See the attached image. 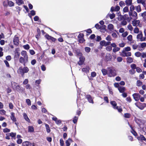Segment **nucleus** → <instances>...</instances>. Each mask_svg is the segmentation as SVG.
Returning a JSON list of instances; mask_svg holds the SVG:
<instances>
[{"label":"nucleus","mask_w":146,"mask_h":146,"mask_svg":"<svg viewBox=\"0 0 146 146\" xmlns=\"http://www.w3.org/2000/svg\"><path fill=\"white\" fill-rule=\"evenodd\" d=\"M86 98L90 103L92 104L94 103L93 99L90 95H87L86 96Z\"/></svg>","instance_id":"obj_24"},{"label":"nucleus","mask_w":146,"mask_h":146,"mask_svg":"<svg viewBox=\"0 0 146 146\" xmlns=\"http://www.w3.org/2000/svg\"><path fill=\"white\" fill-rule=\"evenodd\" d=\"M131 68L133 69H136L137 67H136V64H131Z\"/></svg>","instance_id":"obj_57"},{"label":"nucleus","mask_w":146,"mask_h":146,"mask_svg":"<svg viewBox=\"0 0 146 146\" xmlns=\"http://www.w3.org/2000/svg\"><path fill=\"white\" fill-rule=\"evenodd\" d=\"M122 56H129L131 55V53L130 52H124V51H122Z\"/></svg>","instance_id":"obj_16"},{"label":"nucleus","mask_w":146,"mask_h":146,"mask_svg":"<svg viewBox=\"0 0 146 146\" xmlns=\"http://www.w3.org/2000/svg\"><path fill=\"white\" fill-rule=\"evenodd\" d=\"M112 56L109 53H107L105 57V60L106 61H110L111 60Z\"/></svg>","instance_id":"obj_13"},{"label":"nucleus","mask_w":146,"mask_h":146,"mask_svg":"<svg viewBox=\"0 0 146 146\" xmlns=\"http://www.w3.org/2000/svg\"><path fill=\"white\" fill-rule=\"evenodd\" d=\"M108 31L110 32H113L114 31H117L116 30H114V26L113 25L111 24H109L108 25Z\"/></svg>","instance_id":"obj_9"},{"label":"nucleus","mask_w":146,"mask_h":146,"mask_svg":"<svg viewBox=\"0 0 146 146\" xmlns=\"http://www.w3.org/2000/svg\"><path fill=\"white\" fill-rule=\"evenodd\" d=\"M60 142L61 146H63L64 145V142L62 139H60Z\"/></svg>","instance_id":"obj_58"},{"label":"nucleus","mask_w":146,"mask_h":146,"mask_svg":"<svg viewBox=\"0 0 146 146\" xmlns=\"http://www.w3.org/2000/svg\"><path fill=\"white\" fill-rule=\"evenodd\" d=\"M72 142V139L70 138H69L68 140L66 141L65 142L66 144V146H69L70 145V143Z\"/></svg>","instance_id":"obj_25"},{"label":"nucleus","mask_w":146,"mask_h":146,"mask_svg":"<svg viewBox=\"0 0 146 146\" xmlns=\"http://www.w3.org/2000/svg\"><path fill=\"white\" fill-rule=\"evenodd\" d=\"M139 140H141L143 141H146L145 138L142 135H140L137 138Z\"/></svg>","instance_id":"obj_27"},{"label":"nucleus","mask_w":146,"mask_h":146,"mask_svg":"<svg viewBox=\"0 0 146 146\" xmlns=\"http://www.w3.org/2000/svg\"><path fill=\"white\" fill-rule=\"evenodd\" d=\"M9 133L10 136L12 138L15 137L16 135V133H14L13 132Z\"/></svg>","instance_id":"obj_42"},{"label":"nucleus","mask_w":146,"mask_h":146,"mask_svg":"<svg viewBox=\"0 0 146 146\" xmlns=\"http://www.w3.org/2000/svg\"><path fill=\"white\" fill-rule=\"evenodd\" d=\"M28 58H25L23 57H21L19 59V62L22 64H23V65L25 66L26 64L28 62Z\"/></svg>","instance_id":"obj_6"},{"label":"nucleus","mask_w":146,"mask_h":146,"mask_svg":"<svg viewBox=\"0 0 146 146\" xmlns=\"http://www.w3.org/2000/svg\"><path fill=\"white\" fill-rule=\"evenodd\" d=\"M128 11L129 9L128 7H125L123 9V11L125 13L128 12Z\"/></svg>","instance_id":"obj_43"},{"label":"nucleus","mask_w":146,"mask_h":146,"mask_svg":"<svg viewBox=\"0 0 146 146\" xmlns=\"http://www.w3.org/2000/svg\"><path fill=\"white\" fill-rule=\"evenodd\" d=\"M108 75L110 77H113L116 75L115 70L110 68L108 71Z\"/></svg>","instance_id":"obj_3"},{"label":"nucleus","mask_w":146,"mask_h":146,"mask_svg":"<svg viewBox=\"0 0 146 146\" xmlns=\"http://www.w3.org/2000/svg\"><path fill=\"white\" fill-rule=\"evenodd\" d=\"M109 15L110 18L111 19H113L115 17V14L114 13H112V14H110Z\"/></svg>","instance_id":"obj_53"},{"label":"nucleus","mask_w":146,"mask_h":146,"mask_svg":"<svg viewBox=\"0 0 146 146\" xmlns=\"http://www.w3.org/2000/svg\"><path fill=\"white\" fill-rule=\"evenodd\" d=\"M106 39L109 41H111L112 40V38L110 35H108L107 37H106Z\"/></svg>","instance_id":"obj_47"},{"label":"nucleus","mask_w":146,"mask_h":146,"mask_svg":"<svg viewBox=\"0 0 146 146\" xmlns=\"http://www.w3.org/2000/svg\"><path fill=\"white\" fill-rule=\"evenodd\" d=\"M131 116V115L128 113H125L124 114V117L125 118H129Z\"/></svg>","instance_id":"obj_54"},{"label":"nucleus","mask_w":146,"mask_h":146,"mask_svg":"<svg viewBox=\"0 0 146 146\" xmlns=\"http://www.w3.org/2000/svg\"><path fill=\"white\" fill-rule=\"evenodd\" d=\"M135 105L141 110H143L145 107H146L145 103H141L140 102H137L135 103Z\"/></svg>","instance_id":"obj_4"},{"label":"nucleus","mask_w":146,"mask_h":146,"mask_svg":"<svg viewBox=\"0 0 146 146\" xmlns=\"http://www.w3.org/2000/svg\"><path fill=\"white\" fill-rule=\"evenodd\" d=\"M127 28L129 30L131 31H132L133 29V28L131 25L129 24L127 26Z\"/></svg>","instance_id":"obj_44"},{"label":"nucleus","mask_w":146,"mask_h":146,"mask_svg":"<svg viewBox=\"0 0 146 146\" xmlns=\"http://www.w3.org/2000/svg\"><path fill=\"white\" fill-rule=\"evenodd\" d=\"M28 128L29 132H32L34 131V128L33 126H29Z\"/></svg>","instance_id":"obj_31"},{"label":"nucleus","mask_w":146,"mask_h":146,"mask_svg":"<svg viewBox=\"0 0 146 146\" xmlns=\"http://www.w3.org/2000/svg\"><path fill=\"white\" fill-rule=\"evenodd\" d=\"M131 50V49L130 47L127 46L126 47H125L123 48L122 51H124V52H128L130 51Z\"/></svg>","instance_id":"obj_29"},{"label":"nucleus","mask_w":146,"mask_h":146,"mask_svg":"<svg viewBox=\"0 0 146 146\" xmlns=\"http://www.w3.org/2000/svg\"><path fill=\"white\" fill-rule=\"evenodd\" d=\"M141 56L142 58H146V53L143 52L141 53Z\"/></svg>","instance_id":"obj_62"},{"label":"nucleus","mask_w":146,"mask_h":146,"mask_svg":"<svg viewBox=\"0 0 146 146\" xmlns=\"http://www.w3.org/2000/svg\"><path fill=\"white\" fill-rule=\"evenodd\" d=\"M23 47L26 50H28L30 48L28 44H27L26 45H24Z\"/></svg>","instance_id":"obj_59"},{"label":"nucleus","mask_w":146,"mask_h":146,"mask_svg":"<svg viewBox=\"0 0 146 146\" xmlns=\"http://www.w3.org/2000/svg\"><path fill=\"white\" fill-rule=\"evenodd\" d=\"M135 8L137 12L138 13L140 12L141 11V6L139 5L135 6Z\"/></svg>","instance_id":"obj_26"},{"label":"nucleus","mask_w":146,"mask_h":146,"mask_svg":"<svg viewBox=\"0 0 146 146\" xmlns=\"http://www.w3.org/2000/svg\"><path fill=\"white\" fill-rule=\"evenodd\" d=\"M13 88L17 91H20L21 90V88L20 86L17 83H15L12 84Z\"/></svg>","instance_id":"obj_14"},{"label":"nucleus","mask_w":146,"mask_h":146,"mask_svg":"<svg viewBox=\"0 0 146 146\" xmlns=\"http://www.w3.org/2000/svg\"><path fill=\"white\" fill-rule=\"evenodd\" d=\"M91 49L90 48L88 47H86L85 48V50L87 52H89L90 51Z\"/></svg>","instance_id":"obj_51"},{"label":"nucleus","mask_w":146,"mask_h":146,"mask_svg":"<svg viewBox=\"0 0 146 146\" xmlns=\"http://www.w3.org/2000/svg\"><path fill=\"white\" fill-rule=\"evenodd\" d=\"M127 38L128 40L131 41L132 39V36L131 35H129L127 36Z\"/></svg>","instance_id":"obj_50"},{"label":"nucleus","mask_w":146,"mask_h":146,"mask_svg":"<svg viewBox=\"0 0 146 146\" xmlns=\"http://www.w3.org/2000/svg\"><path fill=\"white\" fill-rule=\"evenodd\" d=\"M118 90L120 93H123L126 90V88L124 87L120 86L118 88Z\"/></svg>","instance_id":"obj_22"},{"label":"nucleus","mask_w":146,"mask_h":146,"mask_svg":"<svg viewBox=\"0 0 146 146\" xmlns=\"http://www.w3.org/2000/svg\"><path fill=\"white\" fill-rule=\"evenodd\" d=\"M112 36L114 38H117V35H116V33H113L112 34Z\"/></svg>","instance_id":"obj_64"},{"label":"nucleus","mask_w":146,"mask_h":146,"mask_svg":"<svg viewBox=\"0 0 146 146\" xmlns=\"http://www.w3.org/2000/svg\"><path fill=\"white\" fill-rule=\"evenodd\" d=\"M23 146H33L32 144L27 141H25L23 142L22 143Z\"/></svg>","instance_id":"obj_23"},{"label":"nucleus","mask_w":146,"mask_h":146,"mask_svg":"<svg viewBox=\"0 0 146 146\" xmlns=\"http://www.w3.org/2000/svg\"><path fill=\"white\" fill-rule=\"evenodd\" d=\"M7 67H9L10 66L9 64L7 61L6 60H4V61Z\"/></svg>","instance_id":"obj_61"},{"label":"nucleus","mask_w":146,"mask_h":146,"mask_svg":"<svg viewBox=\"0 0 146 146\" xmlns=\"http://www.w3.org/2000/svg\"><path fill=\"white\" fill-rule=\"evenodd\" d=\"M29 71V68L27 66H24L23 67L20 66L17 70V73L21 74L22 76L24 75L25 73H27Z\"/></svg>","instance_id":"obj_1"},{"label":"nucleus","mask_w":146,"mask_h":146,"mask_svg":"<svg viewBox=\"0 0 146 146\" xmlns=\"http://www.w3.org/2000/svg\"><path fill=\"white\" fill-rule=\"evenodd\" d=\"M134 99L136 101H138L140 97L141 96L138 93H135L132 95Z\"/></svg>","instance_id":"obj_11"},{"label":"nucleus","mask_w":146,"mask_h":146,"mask_svg":"<svg viewBox=\"0 0 146 146\" xmlns=\"http://www.w3.org/2000/svg\"><path fill=\"white\" fill-rule=\"evenodd\" d=\"M106 50L108 51H110L112 50V47L110 46H108L106 48Z\"/></svg>","instance_id":"obj_45"},{"label":"nucleus","mask_w":146,"mask_h":146,"mask_svg":"<svg viewBox=\"0 0 146 146\" xmlns=\"http://www.w3.org/2000/svg\"><path fill=\"white\" fill-rule=\"evenodd\" d=\"M28 79H25L23 82V84L24 85L27 84L28 83Z\"/></svg>","instance_id":"obj_60"},{"label":"nucleus","mask_w":146,"mask_h":146,"mask_svg":"<svg viewBox=\"0 0 146 146\" xmlns=\"http://www.w3.org/2000/svg\"><path fill=\"white\" fill-rule=\"evenodd\" d=\"M142 84V82L139 80H138L137 82V86H141Z\"/></svg>","instance_id":"obj_38"},{"label":"nucleus","mask_w":146,"mask_h":146,"mask_svg":"<svg viewBox=\"0 0 146 146\" xmlns=\"http://www.w3.org/2000/svg\"><path fill=\"white\" fill-rule=\"evenodd\" d=\"M78 119V117L75 116L73 120V123H76L77 122Z\"/></svg>","instance_id":"obj_55"},{"label":"nucleus","mask_w":146,"mask_h":146,"mask_svg":"<svg viewBox=\"0 0 146 146\" xmlns=\"http://www.w3.org/2000/svg\"><path fill=\"white\" fill-rule=\"evenodd\" d=\"M132 0H126L125 2L126 5L127 6L131 5L132 4Z\"/></svg>","instance_id":"obj_30"},{"label":"nucleus","mask_w":146,"mask_h":146,"mask_svg":"<svg viewBox=\"0 0 146 146\" xmlns=\"http://www.w3.org/2000/svg\"><path fill=\"white\" fill-rule=\"evenodd\" d=\"M127 62L129 63H131L133 62V59L131 57H127Z\"/></svg>","instance_id":"obj_36"},{"label":"nucleus","mask_w":146,"mask_h":146,"mask_svg":"<svg viewBox=\"0 0 146 146\" xmlns=\"http://www.w3.org/2000/svg\"><path fill=\"white\" fill-rule=\"evenodd\" d=\"M137 3H141L143 4L145 2L144 0H137Z\"/></svg>","instance_id":"obj_56"},{"label":"nucleus","mask_w":146,"mask_h":146,"mask_svg":"<svg viewBox=\"0 0 146 146\" xmlns=\"http://www.w3.org/2000/svg\"><path fill=\"white\" fill-rule=\"evenodd\" d=\"M129 15L131 19H137V14L135 11L133 12H129Z\"/></svg>","instance_id":"obj_5"},{"label":"nucleus","mask_w":146,"mask_h":146,"mask_svg":"<svg viewBox=\"0 0 146 146\" xmlns=\"http://www.w3.org/2000/svg\"><path fill=\"white\" fill-rule=\"evenodd\" d=\"M11 119L14 122H16L17 121L16 118L15 116V113L13 112H11Z\"/></svg>","instance_id":"obj_21"},{"label":"nucleus","mask_w":146,"mask_h":146,"mask_svg":"<svg viewBox=\"0 0 146 146\" xmlns=\"http://www.w3.org/2000/svg\"><path fill=\"white\" fill-rule=\"evenodd\" d=\"M8 5L10 7L13 6L14 3L11 1H9L8 2Z\"/></svg>","instance_id":"obj_39"},{"label":"nucleus","mask_w":146,"mask_h":146,"mask_svg":"<svg viewBox=\"0 0 146 146\" xmlns=\"http://www.w3.org/2000/svg\"><path fill=\"white\" fill-rule=\"evenodd\" d=\"M90 69V68L88 66H87L85 68H82V72L86 73H88L89 72Z\"/></svg>","instance_id":"obj_20"},{"label":"nucleus","mask_w":146,"mask_h":146,"mask_svg":"<svg viewBox=\"0 0 146 146\" xmlns=\"http://www.w3.org/2000/svg\"><path fill=\"white\" fill-rule=\"evenodd\" d=\"M21 54L23 57L25 58H28V56L26 51L24 50L22 51L21 52Z\"/></svg>","instance_id":"obj_19"},{"label":"nucleus","mask_w":146,"mask_h":146,"mask_svg":"<svg viewBox=\"0 0 146 146\" xmlns=\"http://www.w3.org/2000/svg\"><path fill=\"white\" fill-rule=\"evenodd\" d=\"M19 40L18 37L15 36L14 38L13 42L15 45H17L19 44Z\"/></svg>","instance_id":"obj_17"},{"label":"nucleus","mask_w":146,"mask_h":146,"mask_svg":"<svg viewBox=\"0 0 146 146\" xmlns=\"http://www.w3.org/2000/svg\"><path fill=\"white\" fill-rule=\"evenodd\" d=\"M119 83H115L114 84V86L115 88H118V89L119 87H120L119 86Z\"/></svg>","instance_id":"obj_46"},{"label":"nucleus","mask_w":146,"mask_h":146,"mask_svg":"<svg viewBox=\"0 0 146 146\" xmlns=\"http://www.w3.org/2000/svg\"><path fill=\"white\" fill-rule=\"evenodd\" d=\"M135 7L133 5H131L130 7V12H133V11L135 9Z\"/></svg>","instance_id":"obj_41"},{"label":"nucleus","mask_w":146,"mask_h":146,"mask_svg":"<svg viewBox=\"0 0 146 146\" xmlns=\"http://www.w3.org/2000/svg\"><path fill=\"white\" fill-rule=\"evenodd\" d=\"M45 125L47 132L48 133L50 132V129L49 125L47 124H45Z\"/></svg>","instance_id":"obj_34"},{"label":"nucleus","mask_w":146,"mask_h":146,"mask_svg":"<svg viewBox=\"0 0 146 146\" xmlns=\"http://www.w3.org/2000/svg\"><path fill=\"white\" fill-rule=\"evenodd\" d=\"M80 60L78 62V64L79 65H81L83 64L85 60V58L84 57H80L79 58Z\"/></svg>","instance_id":"obj_18"},{"label":"nucleus","mask_w":146,"mask_h":146,"mask_svg":"<svg viewBox=\"0 0 146 146\" xmlns=\"http://www.w3.org/2000/svg\"><path fill=\"white\" fill-rule=\"evenodd\" d=\"M137 38L141 41H144L146 39L145 37H143L142 32L141 31H140V33L137 35Z\"/></svg>","instance_id":"obj_7"},{"label":"nucleus","mask_w":146,"mask_h":146,"mask_svg":"<svg viewBox=\"0 0 146 146\" xmlns=\"http://www.w3.org/2000/svg\"><path fill=\"white\" fill-rule=\"evenodd\" d=\"M96 73L95 72H93L91 73V75L92 77H94L96 76Z\"/></svg>","instance_id":"obj_63"},{"label":"nucleus","mask_w":146,"mask_h":146,"mask_svg":"<svg viewBox=\"0 0 146 146\" xmlns=\"http://www.w3.org/2000/svg\"><path fill=\"white\" fill-rule=\"evenodd\" d=\"M3 131L4 133H7L9 132L10 131V130L7 128H5L3 129Z\"/></svg>","instance_id":"obj_52"},{"label":"nucleus","mask_w":146,"mask_h":146,"mask_svg":"<svg viewBox=\"0 0 146 146\" xmlns=\"http://www.w3.org/2000/svg\"><path fill=\"white\" fill-rule=\"evenodd\" d=\"M133 32L134 33L138 34L140 33V31H139V29L137 27H135L133 29Z\"/></svg>","instance_id":"obj_33"},{"label":"nucleus","mask_w":146,"mask_h":146,"mask_svg":"<svg viewBox=\"0 0 146 146\" xmlns=\"http://www.w3.org/2000/svg\"><path fill=\"white\" fill-rule=\"evenodd\" d=\"M102 72L103 75L105 76L106 74H108V71L107 70L105 69H102Z\"/></svg>","instance_id":"obj_35"},{"label":"nucleus","mask_w":146,"mask_h":146,"mask_svg":"<svg viewBox=\"0 0 146 146\" xmlns=\"http://www.w3.org/2000/svg\"><path fill=\"white\" fill-rule=\"evenodd\" d=\"M111 42L110 41L106 42L104 40H103L100 42V44L102 46H108L110 44Z\"/></svg>","instance_id":"obj_10"},{"label":"nucleus","mask_w":146,"mask_h":146,"mask_svg":"<svg viewBox=\"0 0 146 146\" xmlns=\"http://www.w3.org/2000/svg\"><path fill=\"white\" fill-rule=\"evenodd\" d=\"M26 102L29 106H31V101L30 99H27L26 100Z\"/></svg>","instance_id":"obj_48"},{"label":"nucleus","mask_w":146,"mask_h":146,"mask_svg":"<svg viewBox=\"0 0 146 146\" xmlns=\"http://www.w3.org/2000/svg\"><path fill=\"white\" fill-rule=\"evenodd\" d=\"M110 104L112 106L113 108L117 110L118 112H121L122 111V108L120 107H118L117 106V104L115 101H111Z\"/></svg>","instance_id":"obj_2"},{"label":"nucleus","mask_w":146,"mask_h":146,"mask_svg":"<svg viewBox=\"0 0 146 146\" xmlns=\"http://www.w3.org/2000/svg\"><path fill=\"white\" fill-rule=\"evenodd\" d=\"M139 50L141 51L143 50L146 47V43L143 42L139 44Z\"/></svg>","instance_id":"obj_12"},{"label":"nucleus","mask_w":146,"mask_h":146,"mask_svg":"<svg viewBox=\"0 0 146 146\" xmlns=\"http://www.w3.org/2000/svg\"><path fill=\"white\" fill-rule=\"evenodd\" d=\"M135 55L137 57H139L141 56V53L139 52H136L135 53Z\"/></svg>","instance_id":"obj_40"},{"label":"nucleus","mask_w":146,"mask_h":146,"mask_svg":"<svg viewBox=\"0 0 146 146\" xmlns=\"http://www.w3.org/2000/svg\"><path fill=\"white\" fill-rule=\"evenodd\" d=\"M23 116L24 119L27 121L29 122H30V120L29 118L28 117L27 114L26 113H23Z\"/></svg>","instance_id":"obj_28"},{"label":"nucleus","mask_w":146,"mask_h":146,"mask_svg":"<svg viewBox=\"0 0 146 146\" xmlns=\"http://www.w3.org/2000/svg\"><path fill=\"white\" fill-rule=\"evenodd\" d=\"M128 35V33L127 31H125L122 34V36L123 37H126Z\"/></svg>","instance_id":"obj_49"},{"label":"nucleus","mask_w":146,"mask_h":146,"mask_svg":"<svg viewBox=\"0 0 146 146\" xmlns=\"http://www.w3.org/2000/svg\"><path fill=\"white\" fill-rule=\"evenodd\" d=\"M120 48L118 47H116L113 49V52H116L120 50Z\"/></svg>","instance_id":"obj_37"},{"label":"nucleus","mask_w":146,"mask_h":146,"mask_svg":"<svg viewBox=\"0 0 146 146\" xmlns=\"http://www.w3.org/2000/svg\"><path fill=\"white\" fill-rule=\"evenodd\" d=\"M16 3L18 5H22L24 3V2L23 0H16Z\"/></svg>","instance_id":"obj_32"},{"label":"nucleus","mask_w":146,"mask_h":146,"mask_svg":"<svg viewBox=\"0 0 146 146\" xmlns=\"http://www.w3.org/2000/svg\"><path fill=\"white\" fill-rule=\"evenodd\" d=\"M132 24L133 26H139V27H141V25L140 24V21L139 20H134L132 21Z\"/></svg>","instance_id":"obj_8"},{"label":"nucleus","mask_w":146,"mask_h":146,"mask_svg":"<svg viewBox=\"0 0 146 146\" xmlns=\"http://www.w3.org/2000/svg\"><path fill=\"white\" fill-rule=\"evenodd\" d=\"M45 37L47 39L51 40L53 42H54L56 40V39L55 38L50 36L48 34H46L45 35Z\"/></svg>","instance_id":"obj_15"}]
</instances>
